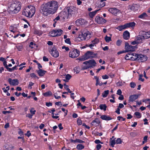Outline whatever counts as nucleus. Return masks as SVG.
<instances>
[{
    "label": "nucleus",
    "instance_id": "f257e3e1",
    "mask_svg": "<svg viewBox=\"0 0 150 150\" xmlns=\"http://www.w3.org/2000/svg\"><path fill=\"white\" fill-rule=\"evenodd\" d=\"M58 6L57 1H49L41 6V12L46 16L50 14H53L56 12Z\"/></svg>",
    "mask_w": 150,
    "mask_h": 150
},
{
    "label": "nucleus",
    "instance_id": "f03ea898",
    "mask_svg": "<svg viewBox=\"0 0 150 150\" xmlns=\"http://www.w3.org/2000/svg\"><path fill=\"white\" fill-rule=\"evenodd\" d=\"M35 12V8L33 6H30L24 8L22 14L27 17L31 18L33 16Z\"/></svg>",
    "mask_w": 150,
    "mask_h": 150
},
{
    "label": "nucleus",
    "instance_id": "7ed1b4c3",
    "mask_svg": "<svg viewBox=\"0 0 150 150\" xmlns=\"http://www.w3.org/2000/svg\"><path fill=\"white\" fill-rule=\"evenodd\" d=\"M21 3L18 1H15L10 5L9 9L10 11L13 14L18 13L21 9Z\"/></svg>",
    "mask_w": 150,
    "mask_h": 150
},
{
    "label": "nucleus",
    "instance_id": "20e7f679",
    "mask_svg": "<svg viewBox=\"0 0 150 150\" xmlns=\"http://www.w3.org/2000/svg\"><path fill=\"white\" fill-rule=\"evenodd\" d=\"M96 55L92 52L88 51L81 58H78L81 61H83L89 58H92L96 56Z\"/></svg>",
    "mask_w": 150,
    "mask_h": 150
},
{
    "label": "nucleus",
    "instance_id": "39448f33",
    "mask_svg": "<svg viewBox=\"0 0 150 150\" xmlns=\"http://www.w3.org/2000/svg\"><path fill=\"white\" fill-rule=\"evenodd\" d=\"M84 64L86 65L83 67V69H86L89 68H91L95 66L96 63L93 59L90 60L89 61H86L83 62Z\"/></svg>",
    "mask_w": 150,
    "mask_h": 150
},
{
    "label": "nucleus",
    "instance_id": "423d86ee",
    "mask_svg": "<svg viewBox=\"0 0 150 150\" xmlns=\"http://www.w3.org/2000/svg\"><path fill=\"white\" fill-rule=\"evenodd\" d=\"M80 54V51L77 49H73L69 52V56L72 58H75L78 57Z\"/></svg>",
    "mask_w": 150,
    "mask_h": 150
},
{
    "label": "nucleus",
    "instance_id": "0eeeda50",
    "mask_svg": "<svg viewBox=\"0 0 150 150\" xmlns=\"http://www.w3.org/2000/svg\"><path fill=\"white\" fill-rule=\"evenodd\" d=\"M66 10L68 13L70 17L71 16H74L77 12V8L76 7L73 6L67 7Z\"/></svg>",
    "mask_w": 150,
    "mask_h": 150
},
{
    "label": "nucleus",
    "instance_id": "6e6552de",
    "mask_svg": "<svg viewBox=\"0 0 150 150\" xmlns=\"http://www.w3.org/2000/svg\"><path fill=\"white\" fill-rule=\"evenodd\" d=\"M63 31L60 29L54 30L50 33V35L52 37H57L60 36Z\"/></svg>",
    "mask_w": 150,
    "mask_h": 150
},
{
    "label": "nucleus",
    "instance_id": "1a4fd4ad",
    "mask_svg": "<svg viewBox=\"0 0 150 150\" xmlns=\"http://www.w3.org/2000/svg\"><path fill=\"white\" fill-rule=\"evenodd\" d=\"M137 48V46H133L126 42L125 45V51L126 52L129 51H134Z\"/></svg>",
    "mask_w": 150,
    "mask_h": 150
},
{
    "label": "nucleus",
    "instance_id": "9d476101",
    "mask_svg": "<svg viewBox=\"0 0 150 150\" xmlns=\"http://www.w3.org/2000/svg\"><path fill=\"white\" fill-rule=\"evenodd\" d=\"M59 16L64 21H66L68 18H70L66 9H65L61 12L59 13Z\"/></svg>",
    "mask_w": 150,
    "mask_h": 150
},
{
    "label": "nucleus",
    "instance_id": "9b49d317",
    "mask_svg": "<svg viewBox=\"0 0 150 150\" xmlns=\"http://www.w3.org/2000/svg\"><path fill=\"white\" fill-rule=\"evenodd\" d=\"M50 52L52 56L55 58L58 57L59 55V52L55 47L50 49Z\"/></svg>",
    "mask_w": 150,
    "mask_h": 150
},
{
    "label": "nucleus",
    "instance_id": "f8f14e48",
    "mask_svg": "<svg viewBox=\"0 0 150 150\" xmlns=\"http://www.w3.org/2000/svg\"><path fill=\"white\" fill-rule=\"evenodd\" d=\"M95 21L97 23L100 24H103L106 23V21L99 15H97L95 18Z\"/></svg>",
    "mask_w": 150,
    "mask_h": 150
},
{
    "label": "nucleus",
    "instance_id": "ddd939ff",
    "mask_svg": "<svg viewBox=\"0 0 150 150\" xmlns=\"http://www.w3.org/2000/svg\"><path fill=\"white\" fill-rule=\"evenodd\" d=\"M108 11L115 16H117L121 13L120 10L115 7H112L109 8Z\"/></svg>",
    "mask_w": 150,
    "mask_h": 150
},
{
    "label": "nucleus",
    "instance_id": "4468645a",
    "mask_svg": "<svg viewBox=\"0 0 150 150\" xmlns=\"http://www.w3.org/2000/svg\"><path fill=\"white\" fill-rule=\"evenodd\" d=\"M8 81L10 84L13 86H17L19 83V81L17 79H12L9 78L8 79Z\"/></svg>",
    "mask_w": 150,
    "mask_h": 150
},
{
    "label": "nucleus",
    "instance_id": "2eb2a0df",
    "mask_svg": "<svg viewBox=\"0 0 150 150\" xmlns=\"http://www.w3.org/2000/svg\"><path fill=\"white\" fill-rule=\"evenodd\" d=\"M84 40L86 39H89L91 37V34L88 31L86 30L84 32H83Z\"/></svg>",
    "mask_w": 150,
    "mask_h": 150
},
{
    "label": "nucleus",
    "instance_id": "dca6fc26",
    "mask_svg": "<svg viewBox=\"0 0 150 150\" xmlns=\"http://www.w3.org/2000/svg\"><path fill=\"white\" fill-rule=\"evenodd\" d=\"M137 60L141 62H144L146 60V57L142 54H138Z\"/></svg>",
    "mask_w": 150,
    "mask_h": 150
},
{
    "label": "nucleus",
    "instance_id": "f3484780",
    "mask_svg": "<svg viewBox=\"0 0 150 150\" xmlns=\"http://www.w3.org/2000/svg\"><path fill=\"white\" fill-rule=\"evenodd\" d=\"M136 39V40L138 44L143 42V40L145 39L142 34L137 36Z\"/></svg>",
    "mask_w": 150,
    "mask_h": 150
},
{
    "label": "nucleus",
    "instance_id": "a211bd4d",
    "mask_svg": "<svg viewBox=\"0 0 150 150\" xmlns=\"http://www.w3.org/2000/svg\"><path fill=\"white\" fill-rule=\"evenodd\" d=\"M99 42V40L95 38L91 42V43L89 44L88 46L91 49L93 48V47L96 44H97Z\"/></svg>",
    "mask_w": 150,
    "mask_h": 150
},
{
    "label": "nucleus",
    "instance_id": "6ab92c4d",
    "mask_svg": "<svg viewBox=\"0 0 150 150\" xmlns=\"http://www.w3.org/2000/svg\"><path fill=\"white\" fill-rule=\"evenodd\" d=\"M140 33L142 35L144 39H148L150 38V31L147 32L142 31Z\"/></svg>",
    "mask_w": 150,
    "mask_h": 150
},
{
    "label": "nucleus",
    "instance_id": "aec40b11",
    "mask_svg": "<svg viewBox=\"0 0 150 150\" xmlns=\"http://www.w3.org/2000/svg\"><path fill=\"white\" fill-rule=\"evenodd\" d=\"M100 122L99 120L97 118H96L95 120H93L91 123V124L92 125L94 126H96L98 125Z\"/></svg>",
    "mask_w": 150,
    "mask_h": 150
},
{
    "label": "nucleus",
    "instance_id": "412c9836",
    "mask_svg": "<svg viewBox=\"0 0 150 150\" xmlns=\"http://www.w3.org/2000/svg\"><path fill=\"white\" fill-rule=\"evenodd\" d=\"M130 37V34L129 32L127 30L125 31L123 34V38L126 40H128Z\"/></svg>",
    "mask_w": 150,
    "mask_h": 150
},
{
    "label": "nucleus",
    "instance_id": "4be33fe9",
    "mask_svg": "<svg viewBox=\"0 0 150 150\" xmlns=\"http://www.w3.org/2000/svg\"><path fill=\"white\" fill-rule=\"evenodd\" d=\"M84 23V20L82 18L77 20L76 21V24L78 26H80L83 25Z\"/></svg>",
    "mask_w": 150,
    "mask_h": 150
},
{
    "label": "nucleus",
    "instance_id": "5701e85b",
    "mask_svg": "<svg viewBox=\"0 0 150 150\" xmlns=\"http://www.w3.org/2000/svg\"><path fill=\"white\" fill-rule=\"evenodd\" d=\"M46 72V71L41 69H39L37 71V72L38 75L41 76H44Z\"/></svg>",
    "mask_w": 150,
    "mask_h": 150
},
{
    "label": "nucleus",
    "instance_id": "b1692460",
    "mask_svg": "<svg viewBox=\"0 0 150 150\" xmlns=\"http://www.w3.org/2000/svg\"><path fill=\"white\" fill-rule=\"evenodd\" d=\"M116 28L120 31H121L122 30L125 29L127 28L126 24L124 25H120L117 27Z\"/></svg>",
    "mask_w": 150,
    "mask_h": 150
},
{
    "label": "nucleus",
    "instance_id": "393cba45",
    "mask_svg": "<svg viewBox=\"0 0 150 150\" xmlns=\"http://www.w3.org/2000/svg\"><path fill=\"white\" fill-rule=\"evenodd\" d=\"M100 118L104 120H110L112 119V118L110 116L105 115H103L101 116Z\"/></svg>",
    "mask_w": 150,
    "mask_h": 150
},
{
    "label": "nucleus",
    "instance_id": "a878e982",
    "mask_svg": "<svg viewBox=\"0 0 150 150\" xmlns=\"http://www.w3.org/2000/svg\"><path fill=\"white\" fill-rule=\"evenodd\" d=\"M139 5L136 4H133L131 6L130 9L135 12L138 10V7Z\"/></svg>",
    "mask_w": 150,
    "mask_h": 150
},
{
    "label": "nucleus",
    "instance_id": "bb28decb",
    "mask_svg": "<svg viewBox=\"0 0 150 150\" xmlns=\"http://www.w3.org/2000/svg\"><path fill=\"white\" fill-rule=\"evenodd\" d=\"M138 98V96L137 95H131L129 97V100L130 101L133 102L137 99Z\"/></svg>",
    "mask_w": 150,
    "mask_h": 150
},
{
    "label": "nucleus",
    "instance_id": "cd10ccee",
    "mask_svg": "<svg viewBox=\"0 0 150 150\" xmlns=\"http://www.w3.org/2000/svg\"><path fill=\"white\" fill-rule=\"evenodd\" d=\"M127 28H133L135 26L136 23L135 22H131L126 23Z\"/></svg>",
    "mask_w": 150,
    "mask_h": 150
},
{
    "label": "nucleus",
    "instance_id": "c85d7f7f",
    "mask_svg": "<svg viewBox=\"0 0 150 150\" xmlns=\"http://www.w3.org/2000/svg\"><path fill=\"white\" fill-rule=\"evenodd\" d=\"M98 11V10H97L94 11L89 12V15L90 17L92 18H93L95 15L96 14Z\"/></svg>",
    "mask_w": 150,
    "mask_h": 150
},
{
    "label": "nucleus",
    "instance_id": "c756f323",
    "mask_svg": "<svg viewBox=\"0 0 150 150\" xmlns=\"http://www.w3.org/2000/svg\"><path fill=\"white\" fill-rule=\"evenodd\" d=\"M64 76H65V79H63V81L65 82H68L71 77V76L68 74H65L64 75Z\"/></svg>",
    "mask_w": 150,
    "mask_h": 150
},
{
    "label": "nucleus",
    "instance_id": "7c9ffc66",
    "mask_svg": "<svg viewBox=\"0 0 150 150\" xmlns=\"http://www.w3.org/2000/svg\"><path fill=\"white\" fill-rule=\"evenodd\" d=\"M132 53H129L125 57V59L126 60H132Z\"/></svg>",
    "mask_w": 150,
    "mask_h": 150
},
{
    "label": "nucleus",
    "instance_id": "2f4dec72",
    "mask_svg": "<svg viewBox=\"0 0 150 150\" xmlns=\"http://www.w3.org/2000/svg\"><path fill=\"white\" fill-rule=\"evenodd\" d=\"M138 54L135 53H132V60H137Z\"/></svg>",
    "mask_w": 150,
    "mask_h": 150
},
{
    "label": "nucleus",
    "instance_id": "473e14b6",
    "mask_svg": "<svg viewBox=\"0 0 150 150\" xmlns=\"http://www.w3.org/2000/svg\"><path fill=\"white\" fill-rule=\"evenodd\" d=\"M76 148L78 150H81L84 148V146L82 144H79L77 145Z\"/></svg>",
    "mask_w": 150,
    "mask_h": 150
},
{
    "label": "nucleus",
    "instance_id": "72a5a7b5",
    "mask_svg": "<svg viewBox=\"0 0 150 150\" xmlns=\"http://www.w3.org/2000/svg\"><path fill=\"white\" fill-rule=\"evenodd\" d=\"M16 47L19 51H21L22 50L23 48V45L21 44H18L16 46Z\"/></svg>",
    "mask_w": 150,
    "mask_h": 150
},
{
    "label": "nucleus",
    "instance_id": "f704fd0d",
    "mask_svg": "<svg viewBox=\"0 0 150 150\" xmlns=\"http://www.w3.org/2000/svg\"><path fill=\"white\" fill-rule=\"evenodd\" d=\"M52 93L50 91H48L43 93V95L45 97L52 96Z\"/></svg>",
    "mask_w": 150,
    "mask_h": 150
},
{
    "label": "nucleus",
    "instance_id": "c9c22d12",
    "mask_svg": "<svg viewBox=\"0 0 150 150\" xmlns=\"http://www.w3.org/2000/svg\"><path fill=\"white\" fill-rule=\"evenodd\" d=\"M147 16L146 14L145 13H143L139 16V18L143 19Z\"/></svg>",
    "mask_w": 150,
    "mask_h": 150
},
{
    "label": "nucleus",
    "instance_id": "e433bc0d",
    "mask_svg": "<svg viewBox=\"0 0 150 150\" xmlns=\"http://www.w3.org/2000/svg\"><path fill=\"white\" fill-rule=\"evenodd\" d=\"M109 93V91L108 90L105 91L102 94V96L103 98L106 97Z\"/></svg>",
    "mask_w": 150,
    "mask_h": 150
},
{
    "label": "nucleus",
    "instance_id": "4c0bfd02",
    "mask_svg": "<svg viewBox=\"0 0 150 150\" xmlns=\"http://www.w3.org/2000/svg\"><path fill=\"white\" fill-rule=\"evenodd\" d=\"M99 107L101 110H103L104 111L106 110L107 106L105 104H101Z\"/></svg>",
    "mask_w": 150,
    "mask_h": 150
},
{
    "label": "nucleus",
    "instance_id": "58836bf2",
    "mask_svg": "<svg viewBox=\"0 0 150 150\" xmlns=\"http://www.w3.org/2000/svg\"><path fill=\"white\" fill-rule=\"evenodd\" d=\"M5 147L8 150H12L14 148V146L11 145H8V146H6Z\"/></svg>",
    "mask_w": 150,
    "mask_h": 150
},
{
    "label": "nucleus",
    "instance_id": "ea45409f",
    "mask_svg": "<svg viewBox=\"0 0 150 150\" xmlns=\"http://www.w3.org/2000/svg\"><path fill=\"white\" fill-rule=\"evenodd\" d=\"M9 29L11 32L13 33H14L16 30V28L14 26H11Z\"/></svg>",
    "mask_w": 150,
    "mask_h": 150
},
{
    "label": "nucleus",
    "instance_id": "a19ab883",
    "mask_svg": "<svg viewBox=\"0 0 150 150\" xmlns=\"http://www.w3.org/2000/svg\"><path fill=\"white\" fill-rule=\"evenodd\" d=\"M110 146L113 147L114 145L116 144V141L115 140V139L110 141Z\"/></svg>",
    "mask_w": 150,
    "mask_h": 150
},
{
    "label": "nucleus",
    "instance_id": "79ce46f5",
    "mask_svg": "<svg viewBox=\"0 0 150 150\" xmlns=\"http://www.w3.org/2000/svg\"><path fill=\"white\" fill-rule=\"evenodd\" d=\"M134 115L136 116L137 118H140L142 116L141 113L139 112H136L134 113Z\"/></svg>",
    "mask_w": 150,
    "mask_h": 150
},
{
    "label": "nucleus",
    "instance_id": "37998d69",
    "mask_svg": "<svg viewBox=\"0 0 150 150\" xmlns=\"http://www.w3.org/2000/svg\"><path fill=\"white\" fill-rule=\"evenodd\" d=\"M105 40L106 42H108L111 40V37L106 35L105 38Z\"/></svg>",
    "mask_w": 150,
    "mask_h": 150
},
{
    "label": "nucleus",
    "instance_id": "c03bdc74",
    "mask_svg": "<svg viewBox=\"0 0 150 150\" xmlns=\"http://www.w3.org/2000/svg\"><path fill=\"white\" fill-rule=\"evenodd\" d=\"M34 83L31 82H30L29 83V84L28 86V88L29 89H32V86H33L34 85Z\"/></svg>",
    "mask_w": 150,
    "mask_h": 150
},
{
    "label": "nucleus",
    "instance_id": "a18cd8bd",
    "mask_svg": "<svg viewBox=\"0 0 150 150\" xmlns=\"http://www.w3.org/2000/svg\"><path fill=\"white\" fill-rule=\"evenodd\" d=\"M78 38L80 39V40H84L83 35V32L81 34H80L78 36Z\"/></svg>",
    "mask_w": 150,
    "mask_h": 150
},
{
    "label": "nucleus",
    "instance_id": "49530a36",
    "mask_svg": "<svg viewBox=\"0 0 150 150\" xmlns=\"http://www.w3.org/2000/svg\"><path fill=\"white\" fill-rule=\"evenodd\" d=\"M58 95L57 92H56L54 94V96L56 99H59L61 98V97L60 96H58Z\"/></svg>",
    "mask_w": 150,
    "mask_h": 150
},
{
    "label": "nucleus",
    "instance_id": "de8ad7c7",
    "mask_svg": "<svg viewBox=\"0 0 150 150\" xmlns=\"http://www.w3.org/2000/svg\"><path fill=\"white\" fill-rule=\"evenodd\" d=\"M64 88H65V89L68 91V92H69L70 93H71V91L70 90V89L68 88V85L64 84Z\"/></svg>",
    "mask_w": 150,
    "mask_h": 150
},
{
    "label": "nucleus",
    "instance_id": "09e8293b",
    "mask_svg": "<svg viewBox=\"0 0 150 150\" xmlns=\"http://www.w3.org/2000/svg\"><path fill=\"white\" fill-rule=\"evenodd\" d=\"M30 77L32 78H35L38 79V77L34 73H33L30 74Z\"/></svg>",
    "mask_w": 150,
    "mask_h": 150
},
{
    "label": "nucleus",
    "instance_id": "8fccbe9b",
    "mask_svg": "<svg viewBox=\"0 0 150 150\" xmlns=\"http://www.w3.org/2000/svg\"><path fill=\"white\" fill-rule=\"evenodd\" d=\"M122 141L120 138H117L116 140V144H121L122 143Z\"/></svg>",
    "mask_w": 150,
    "mask_h": 150
},
{
    "label": "nucleus",
    "instance_id": "3c124183",
    "mask_svg": "<svg viewBox=\"0 0 150 150\" xmlns=\"http://www.w3.org/2000/svg\"><path fill=\"white\" fill-rule=\"evenodd\" d=\"M30 112L31 114H32L33 115L35 114L36 110H35V109L34 108H32L31 109Z\"/></svg>",
    "mask_w": 150,
    "mask_h": 150
},
{
    "label": "nucleus",
    "instance_id": "603ef678",
    "mask_svg": "<svg viewBox=\"0 0 150 150\" xmlns=\"http://www.w3.org/2000/svg\"><path fill=\"white\" fill-rule=\"evenodd\" d=\"M77 124L79 125H81L82 124V121L79 118L77 120Z\"/></svg>",
    "mask_w": 150,
    "mask_h": 150
},
{
    "label": "nucleus",
    "instance_id": "864d4df0",
    "mask_svg": "<svg viewBox=\"0 0 150 150\" xmlns=\"http://www.w3.org/2000/svg\"><path fill=\"white\" fill-rule=\"evenodd\" d=\"M122 41L121 40H118L116 42V45L117 46H120L122 43Z\"/></svg>",
    "mask_w": 150,
    "mask_h": 150
},
{
    "label": "nucleus",
    "instance_id": "5fc2aeb1",
    "mask_svg": "<svg viewBox=\"0 0 150 150\" xmlns=\"http://www.w3.org/2000/svg\"><path fill=\"white\" fill-rule=\"evenodd\" d=\"M52 117L53 118L56 119L59 117L58 116L56 115L57 114H54L53 112H52ZM57 115H58V114H57Z\"/></svg>",
    "mask_w": 150,
    "mask_h": 150
},
{
    "label": "nucleus",
    "instance_id": "6e6d98bb",
    "mask_svg": "<svg viewBox=\"0 0 150 150\" xmlns=\"http://www.w3.org/2000/svg\"><path fill=\"white\" fill-rule=\"evenodd\" d=\"M130 85L131 88H134L136 86V84L134 82H131Z\"/></svg>",
    "mask_w": 150,
    "mask_h": 150
},
{
    "label": "nucleus",
    "instance_id": "4d7b16f0",
    "mask_svg": "<svg viewBox=\"0 0 150 150\" xmlns=\"http://www.w3.org/2000/svg\"><path fill=\"white\" fill-rule=\"evenodd\" d=\"M65 42L66 43L70 44L71 43V41L70 39L69 38H67L65 40Z\"/></svg>",
    "mask_w": 150,
    "mask_h": 150
},
{
    "label": "nucleus",
    "instance_id": "13d9d810",
    "mask_svg": "<svg viewBox=\"0 0 150 150\" xmlns=\"http://www.w3.org/2000/svg\"><path fill=\"white\" fill-rule=\"evenodd\" d=\"M60 16H59V15L57 16L55 18L54 20V21L55 23H56V21H57L59 20L60 19Z\"/></svg>",
    "mask_w": 150,
    "mask_h": 150
},
{
    "label": "nucleus",
    "instance_id": "bf43d9fd",
    "mask_svg": "<svg viewBox=\"0 0 150 150\" xmlns=\"http://www.w3.org/2000/svg\"><path fill=\"white\" fill-rule=\"evenodd\" d=\"M102 79H107L109 78L108 76L107 75H103L102 76Z\"/></svg>",
    "mask_w": 150,
    "mask_h": 150
},
{
    "label": "nucleus",
    "instance_id": "052dcab7",
    "mask_svg": "<svg viewBox=\"0 0 150 150\" xmlns=\"http://www.w3.org/2000/svg\"><path fill=\"white\" fill-rule=\"evenodd\" d=\"M95 142L96 144H98L99 143H100L101 144H103V143L101 142L98 139H96L95 141Z\"/></svg>",
    "mask_w": 150,
    "mask_h": 150
},
{
    "label": "nucleus",
    "instance_id": "680f3d73",
    "mask_svg": "<svg viewBox=\"0 0 150 150\" xmlns=\"http://www.w3.org/2000/svg\"><path fill=\"white\" fill-rule=\"evenodd\" d=\"M33 115L31 114H30V113H28L26 115V117H28V118H32Z\"/></svg>",
    "mask_w": 150,
    "mask_h": 150
},
{
    "label": "nucleus",
    "instance_id": "e2e57ef3",
    "mask_svg": "<svg viewBox=\"0 0 150 150\" xmlns=\"http://www.w3.org/2000/svg\"><path fill=\"white\" fill-rule=\"evenodd\" d=\"M131 44L132 45H135L136 44H138V43H137V40H136L133 41L131 42Z\"/></svg>",
    "mask_w": 150,
    "mask_h": 150
},
{
    "label": "nucleus",
    "instance_id": "0e129e2a",
    "mask_svg": "<svg viewBox=\"0 0 150 150\" xmlns=\"http://www.w3.org/2000/svg\"><path fill=\"white\" fill-rule=\"evenodd\" d=\"M102 146L101 144H98L96 146V149L99 150V149L101 148Z\"/></svg>",
    "mask_w": 150,
    "mask_h": 150
},
{
    "label": "nucleus",
    "instance_id": "69168bd1",
    "mask_svg": "<svg viewBox=\"0 0 150 150\" xmlns=\"http://www.w3.org/2000/svg\"><path fill=\"white\" fill-rule=\"evenodd\" d=\"M117 118L118 120L119 121L121 120V119H122V121H124L125 120V118H123L121 116H118Z\"/></svg>",
    "mask_w": 150,
    "mask_h": 150
},
{
    "label": "nucleus",
    "instance_id": "338daca9",
    "mask_svg": "<svg viewBox=\"0 0 150 150\" xmlns=\"http://www.w3.org/2000/svg\"><path fill=\"white\" fill-rule=\"evenodd\" d=\"M122 91L120 89H118L117 91V94L119 95H122Z\"/></svg>",
    "mask_w": 150,
    "mask_h": 150
},
{
    "label": "nucleus",
    "instance_id": "774afa93",
    "mask_svg": "<svg viewBox=\"0 0 150 150\" xmlns=\"http://www.w3.org/2000/svg\"><path fill=\"white\" fill-rule=\"evenodd\" d=\"M100 6L101 7H102L105 5V2H100Z\"/></svg>",
    "mask_w": 150,
    "mask_h": 150
}]
</instances>
